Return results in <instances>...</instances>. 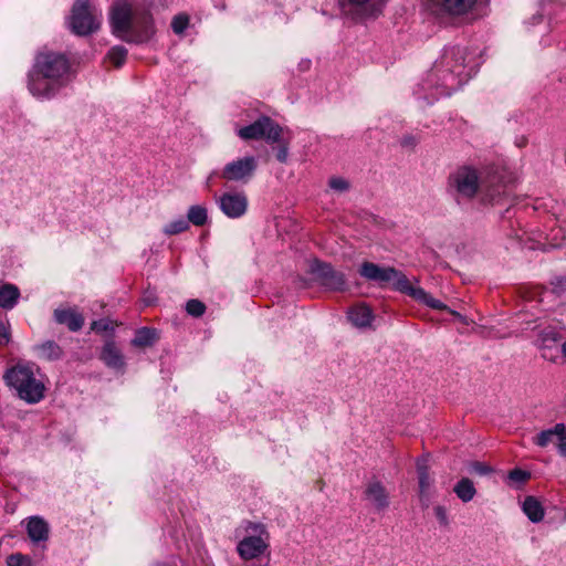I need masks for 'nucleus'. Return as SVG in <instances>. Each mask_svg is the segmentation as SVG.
<instances>
[{"label": "nucleus", "mask_w": 566, "mask_h": 566, "mask_svg": "<svg viewBox=\"0 0 566 566\" xmlns=\"http://www.w3.org/2000/svg\"><path fill=\"white\" fill-rule=\"evenodd\" d=\"M109 20L113 33L128 43L143 44L155 34L153 17L148 12L137 14L132 0H115Z\"/></svg>", "instance_id": "1"}, {"label": "nucleus", "mask_w": 566, "mask_h": 566, "mask_svg": "<svg viewBox=\"0 0 566 566\" xmlns=\"http://www.w3.org/2000/svg\"><path fill=\"white\" fill-rule=\"evenodd\" d=\"M448 190L458 203L471 201L479 193L482 201L496 203L505 193L500 182L483 180L479 170L472 166H461L450 174Z\"/></svg>", "instance_id": "2"}, {"label": "nucleus", "mask_w": 566, "mask_h": 566, "mask_svg": "<svg viewBox=\"0 0 566 566\" xmlns=\"http://www.w3.org/2000/svg\"><path fill=\"white\" fill-rule=\"evenodd\" d=\"M465 61L467 50L458 45L446 48L440 59L436 61L429 81L437 88H441V95H450L468 81L470 74Z\"/></svg>", "instance_id": "3"}, {"label": "nucleus", "mask_w": 566, "mask_h": 566, "mask_svg": "<svg viewBox=\"0 0 566 566\" xmlns=\"http://www.w3.org/2000/svg\"><path fill=\"white\" fill-rule=\"evenodd\" d=\"M359 273L368 281L380 285L391 284L392 289L409 295L415 301L422 303L434 310H449L446 304L432 297L422 287L415 286L408 277L399 270L391 266H380L373 262H364L360 265Z\"/></svg>", "instance_id": "4"}, {"label": "nucleus", "mask_w": 566, "mask_h": 566, "mask_svg": "<svg viewBox=\"0 0 566 566\" xmlns=\"http://www.w3.org/2000/svg\"><path fill=\"white\" fill-rule=\"evenodd\" d=\"M69 71V62L57 53L38 55V96L50 98L63 85L62 77Z\"/></svg>", "instance_id": "5"}, {"label": "nucleus", "mask_w": 566, "mask_h": 566, "mask_svg": "<svg viewBox=\"0 0 566 566\" xmlns=\"http://www.w3.org/2000/svg\"><path fill=\"white\" fill-rule=\"evenodd\" d=\"M244 536L237 544V553L245 566H269V563H249L260 559L263 555L269 553L270 547V533L266 526L262 523L247 522L243 526Z\"/></svg>", "instance_id": "6"}, {"label": "nucleus", "mask_w": 566, "mask_h": 566, "mask_svg": "<svg viewBox=\"0 0 566 566\" xmlns=\"http://www.w3.org/2000/svg\"><path fill=\"white\" fill-rule=\"evenodd\" d=\"M3 380L19 399L27 403L35 402V376L32 361L18 359L4 371Z\"/></svg>", "instance_id": "7"}, {"label": "nucleus", "mask_w": 566, "mask_h": 566, "mask_svg": "<svg viewBox=\"0 0 566 566\" xmlns=\"http://www.w3.org/2000/svg\"><path fill=\"white\" fill-rule=\"evenodd\" d=\"M102 11L92 7L90 0H76L72 8L70 25L74 33L88 35L101 27Z\"/></svg>", "instance_id": "8"}, {"label": "nucleus", "mask_w": 566, "mask_h": 566, "mask_svg": "<svg viewBox=\"0 0 566 566\" xmlns=\"http://www.w3.org/2000/svg\"><path fill=\"white\" fill-rule=\"evenodd\" d=\"M283 128L268 116H263L251 125L241 127L238 130V135L242 139L264 138L270 144L280 143Z\"/></svg>", "instance_id": "9"}, {"label": "nucleus", "mask_w": 566, "mask_h": 566, "mask_svg": "<svg viewBox=\"0 0 566 566\" xmlns=\"http://www.w3.org/2000/svg\"><path fill=\"white\" fill-rule=\"evenodd\" d=\"M386 0H338L342 13L354 20L363 21L381 13Z\"/></svg>", "instance_id": "10"}, {"label": "nucleus", "mask_w": 566, "mask_h": 566, "mask_svg": "<svg viewBox=\"0 0 566 566\" xmlns=\"http://www.w3.org/2000/svg\"><path fill=\"white\" fill-rule=\"evenodd\" d=\"M311 273L323 286L328 290L339 291L345 285V276L343 273L335 271L329 264L313 261L311 264Z\"/></svg>", "instance_id": "11"}, {"label": "nucleus", "mask_w": 566, "mask_h": 566, "mask_svg": "<svg viewBox=\"0 0 566 566\" xmlns=\"http://www.w3.org/2000/svg\"><path fill=\"white\" fill-rule=\"evenodd\" d=\"M254 157H243L227 164L221 177L229 181H248L256 169Z\"/></svg>", "instance_id": "12"}, {"label": "nucleus", "mask_w": 566, "mask_h": 566, "mask_svg": "<svg viewBox=\"0 0 566 566\" xmlns=\"http://www.w3.org/2000/svg\"><path fill=\"white\" fill-rule=\"evenodd\" d=\"M364 497L377 512H384L390 504L389 493L378 480L369 481L366 484Z\"/></svg>", "instance_id": "13"}, {"label": "nucleus", "mask_w": 566, "mask_h": 566, "mask_svg": "<svg viewBox=\"0 0 566 566\" xmlns=\"http://www.w3.org/2000/svg\"><path fill=\"white\" fill-rule=\"evenodd\" d=\"M222 212L229 218H239L247 211L248 199L244 193H224L219 198Z\"/></svg>", "instance_id": "14"}, {"label": "nucleus", "mask_w": 566, "mask_h": 566, "mask_svg": "<svg viewBox=\"0 0 566 566\" xmlns=\"http://www.w3.org/2000/svg\"><path fill=\"white\" fill-rule=\"evenodd\" d=\"M436 10L449 17H462L473 10L476 0H432Z\"/></svg>", "instance_id": "15"}, {"label": "nucleus", "mask_w": 566, "mask_h": 566, "mask_svg": "<svg viewBox=\"0 0 566 566\" xmlns=\"http://www.w3.org/2000/svg\"><path fill=\"white\" fill-rule=\"evenodd\" d=\"M427 458H421L417 461V473L419 484V499L424 507L429 506L431 496V486L433 480L429 474V463Z\"/></svg>", "instance_id": "16"}, {"label": "nucleus", "mask_w": 566, "mask_h": 566, "mask_svg": "<svg viewBox=\"0 0 566 566\" xmlns=\"http://www.w3.org/2000/svg\"><path fill=\"white\" fill-rule=\"evenodd\" d=\"M560 338V333L552 326L544 327L538 332L536 344L543 350L542 356L545 359L555 360L552 350L556 349V345Z\"/></svg>", "instance_id": "17"}, {"label": "nucleus", "mask_w": 566, "mask_h": 566, "mask_svg": "<svg viewBox=\"0 0 566 566\" xmlns=\"http://www.w3.org/2000/svg\"><path fill=\"white\" fill-rule=\"evenodd\" d=\"M101 359L108 367L117 371L125 368V359L120 349L113 342H107L102 349Z\"/></svg>", "instance_id": "18"}, {"label": "nucleus", "mask_w": 566, "mask_h": 566, "mask_svg": "<svg viewBox=\"0 0 566 566\" xmlns=\"http://www.w3.org/2000/svg\"><path fill=\"white\" fill-rule=\"evenodd\" d=\"M565 430L564 423H556L554 427L542 430L535 437H533V443L539 448H546L549 444H554L558 449L559 439Z\"/></svg>", "instance_id": "19"}, {"label": "nucleus", "mask_w": 566, "mask_h": 566, "mask_svg": "<svg viewBox=\"0 0 566 566\" xmlns=\"http://www.w3.org/2000/svg\"><path fill=\"white\" fill-rule=\"evenodd\" d=\"M54 316L57 323L66 325L73 332L81 329L84 324L83 316L75 310H55Z\"/></svg>", "instance_id": "20"}, {"label": "nucleus", "mask_w": 566, "mask_h": 566, "mask_svg": "<svg viewBox=\"0 0 566 566\" xmlns=\"http://www.w3.org/2000/svg\"><path fill=\"white\" fill-rule=\"evenodd\" d=\"M348 318L356 327H367L370 325L374 315L371 310L365 304L353 306L348 311Z\"/></svg>", "instance_id": "21"}, {"label": "nucleus", "mask_w": 566, "mask_h": 566, "mask_svg": "<svg viewBox=\"0 0 566 566\" xmlns=\"http://www.w3.org/2000/svg\"><path fill=\"white\" fill-rule=\"evenodd\" d=\"M19 298L20 291L14 284L6 283L0 286V308L12 310L18 304Z\"/></svg>", "instance_id": "22"}, {"label": "nucleus", "mask_w": 566, "mask_h": 566, "mask_svg": "<svg viewBox=\"0 0 566 566\" xmlns=\"http://www.w3.org/2000/svg\"><path fill=\"white\" fill-rule=\"evenodd\" d=\"M522 510L533 523H538L544 518L545 511L541 502L534 496H526L522 504Z\"/></svg>", "instance_id": "23"}, {"label": "nucleus", "mask_w": 566, "mask_h": 566, "mask_svg": "<svg viewBox=\"0 0 566 566\" xmlns=\"http://www.w3.org/2000/svg\"><path fill=\"white\" fill-rule=\"evenodd\" d=\"M453 492L462 502L468 503L474 499L476 489L469 478H462L455 483Z\"/></svg>", "instance_id": "24"}, {"label": "nucleus", "mask_w": 566, "mask_h": 566, "mask_svg": "<svg viewBox=\"0 0 566 566\" xmlns=\"http://www.w3.org/2000/svg\"><path fill=\"white\" fill-rule=\"evenodd\" d=\"M188 223H192L193 226L201 227L207 222L208 213L207 209L202 206L196 205L191 206L187 213Z\"/></svg>", "instance_id": "25"}, {"label": "nucleus", "mask_w": 566, "mask_h": 566, "mask_svg": "<svg viewBox=\"0 0 566 566\" xmlns=\"http://www.w3.org/2000/svg\"><path fill=\"white\" fill-rule=\"evenodd\" d=\"M155 339V331L147 327H143L136 332L135 337L132 340V344L136 347H145L151 345Z\"/></svg>", "instance_id": "26"}, {"label": "nucleus", "mask_w": 566, "mask_h": 566, "mask_svg": "<svg viewBox=\"0 0 566 566\" xmlns=\"http://www.w3.org/2000/svg\"><path fill=\"white\" fill-rule=\"evenodd\" d=\"M7 566H34L33 559L31 556L22 554V553H12L6 557Z\"/></svg>", "instance_id": "27"}, {"label": "nucleus", "mask_w": 566, "mask_h": 566, "mask_svg": "<svg viewBox=\"0 0 566 566\" xmlns=\"http://www.w3.org/2000/svg\"><path fill=\"white\" fill-rule=\"evenodd\" d=\"M41 356L48 360L59 359L62 356V349L53 342H46L40 347Z\"/></svg>", "instance_id": "28"}, {"label": "nucleus", "mask_w": 566, "mask_h": 566, "mask_svg": "<svg viewBox=\"0 0 566 566\" xmlns=\"http://www.w3.org/2000/svg\"><path fill=\"white\" fill-rule=\"evenodd\" d=\"M127 57V50L122 45L112 48L107 53V59L116 66L119 67L124 64Z\"/></svg>", "instance_id": "29"}, {"label": "nucleus", "mask_w": 566, "mask_h": 566, "mask_svg": "<svg viewBox=\"0 0 566 566\" xmlns=\"http://www.w3.org/2000/svg\"><path fill=\"white\" fill-rule=\"evenodd\" d=\"M188 228H189V223L187 222V220L180 218L178 220H175V221L168 223L164 228V232L167 235H174V234L185 232L186 230H188Z\"/></svg>", "instance_id": "30"}, {"label": "nucleus", "mask_w": 566, "mask_h": 566, "mask_svg": "<svg viewBox=\"0 0 566 566\" xmlns=\"http://www.w3.org/2000/svg\"><path fill=\"white\" fill-rule=\"evenodd\" d=\"M468 471L472 474L484 476L492 473L493 469L485 462L473 461L468 464Z\"/></svg>", "instance_id": "31"}, {"label": "nucleus", "mask_w": 566, "mask_h": 566, "mask_svg": "<svg viewBox=\"0 0 566 566\" xmlns=\"http://www.w3.org/2000/svg\"><path fill=\"white\" fill-rule=\"evenodd\" d=\"M186 311L193 317H200L206 312V305L201 301L193 298L187 302Z\"/></svg>", "instance_id": "32"}, {"label": "nucleus", "mask_w": 566, "mask_h": 566, "mask_svg": "<svg viewBox=\"0 0 566 566\" xmlns=\"http://www.w3.org/2000/svg\"><path fill=\"white\" fill-rule=\"evenodd\" d=\"M189 24V18L186 14H178L171 21V28L176 34H181Z\"/></svg>", "instance_id": "33"}, {"label": "nucleus", "mask_w": 566, "mask_h": 566, "mask_svg": "<svg viewBox=\"0 0 566 566\" xmlns=\"http://www.w3.org/2000/svg\"><path fill=\"white\" fill-rule=\"evenodd\" d=\"M328 186L336 192H345L349 189V182L343 177H332L328 180Z\"/></svg>", "instance_id": "34"}, {"label": "nucleus", "mask_w": 566, "mask_h": 566, "mask_svg": "<svg viewBox=\"0 0 566 566\" xmlns=\"http://www.w3.org/2000/svg\"><path fill=\"white\" fill-rule=\"evenodd\" d=\"M530 472L521 469H514L510 471L507 479L515 484H522L526 482L530 479Z\"/></svg>", "instance_id": "35"}, {"label": "nucleus", "mask_w": 566, "mask_h": 566, "mask_svg": "<svg viewBox=\"0 0 566 566\" xmlns=\"http://www.w3.org/2000/svg\"><path fill=\"white\" fill-rule=\"evenodd\" d=\"M11 339L10 326L8 323L0 322V346H6Z\"/></svg>", "instance_id": "36"}, {"label": "nucleus", "mask_w": 566, "mask_h": 566, "mask_svg": "<svg viewBox=\"0 0 566 566\" xmlns=\"http://www.w3.org/2000/svg\"><path fill=\"white\" fill-rule=\"evenodd\" d=\"M433 511H434V515H436L437 520L439 521V523L442 526H447L449 524V518H448L446 507H443L442 505H437V506H434Z\"/></svg>", "instance_id": "37"}, {"label": "nucleus", "mask_w": 566, "mask_h": 566, "mask_svg": "<svg viewBox=\"0 0 566 566\" xmlns=\"http://www.w3.org/2000/svg\"><path fill=\"white\" fill-rule=\"evenodd\" d=\"M49 537V526L40 517H38V542L46 541Z\"/></svg>", "instance_id": "38"}, {"label": "nucleus", "mask_w": 566, "mask_h": 566, "mask_svg": "<svg viewBox=\"0 0 566 566\" xmlns=\"http://www.w3.org/2000/svg\"><path fill=\"white\" fill-rule=\"evenodd\" d=\"M27 531L30 539L35 542V516H29L27 518Z\"/></svg>", "instance_id": "39"}, {"label": "nucleus", "mask_w": 566, "mask_h": 566, "mask_svg": "<svg viewBox=\"0 0 566 566\" xmlns=\"http://www.w3.org/2000/svg\"><path fill=\"white\" fill-rule=\"evenodd\" d=\"M287 155H289L287 145L286 144H282L279 147V149H277V154H276L277 160L281 161V163H285L286 159H287Z\"/></svg>", "instance_id": "40"}, {"label": "nucleus", "mask_w": 566, "mask_h": 566, "mask_svg": "<svg viewBox=\"0 0 566 566\" xmlns=\"http://www.w3.org/2000/svg\"><path fill=\"white\" fill-rule=\"evenodd\" d=\"M557 452L560 457L566 458V424L563 436L559 439Z\"/></svg>", "instance_id": "41"}, {"label": "nucleus", "mask_w": 566, "mask_h": 566, "mask_svg": "<svg viewBox=\"0 0 566 566\" xmlns=\"http://www.w3.org/2000/svg\"><path fill=\"white\" fill-rule=\"evenodd\" d=\"M555 292H564L566 291V277H558L553 282Z\"/></svg>", "instance_id": "42"}, {"label": "nucleus", "mask_w": 566, "mask_h": 566, "mask_svg": "<svg viewBox=\"0 0 566 566\" xmlns=\"http://www.w3.org/2000/svg\"><path fill=\"white\" fill-rule=\"evenodd\" d=\"M107 328L108 324L105 321L93 322L92 324V329L97 332L106 331Z\"/></svg>", "instance_id": "43"}, {"label": "nucleus", "mask_w": 566, "mask_h": 566, "mask_svg": "<svg viewBox=\"0 0 566 566\" xmlns=\"http://www.w3.org/2000/svg\"><path fill=\"white\" fill-rule=\"evenodd\" d=\"M32 72H33V69H31L28 73V77H29L28 87H29V91L31 92V94L35 95V86L32 82Z\"/></svg>", "instance_id": "44"}, {"label": "nucleus", "mask_w": 566, "mask_h": 566, "mask_svg": "<svg viewBox=\"0 0 566 566\" xmlns=\"http://www.w3.org/2000/svg\"><path fill=\"white\" fill-rule=\"evenodd\" d=\"M38 401L42 398V391L44 390V386L38 381Z\"/></svg>", "instance_id": "45"}, {"label": "nucleus", "mask_w": 566, "mask_h": 566, "mask_svg": "<svg viewBox=\"0 0 566 566\" xmlns=\"http://www.w3.org/2000/svg\"><path fill=\"white\" fill-rule=\"evenodd\" d=\"M449 312H450L453 316H455L457 318H459L461 322H464V321H465V319H464V317H463L460 313H458V312H455V311H451V310H449Z\"/></svg>", "instance_id": "46"}, {"label": "nucleus", "mask_w": 566, "mask_h": 566, "mask_svg": "<svg viewBox=\"0 0 566 566\" xmlns=\"http://www.w3.org/2000/svg\"><path fill=\"white\" fill-rule=\"evenodd\" d=\"M416 142L412 137L405 138L402 144L403 145H413Z\"/></svg>", "instance_id": "47"}, {"label": "nucleus", "mask_w": 566, "mask_h": 566, "mask_svg": "<svg viewBox=\"0 0 566 566\" xmlns=\"http://www.w3.org/2000/svg\"><path fill=\"white\" fill-rule=\"evenodd\" d=\"M562 353L566 356V340L562 344Z\"/></svg>", "instance_id": "48"}]
</instances>
